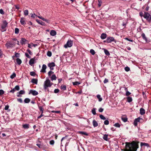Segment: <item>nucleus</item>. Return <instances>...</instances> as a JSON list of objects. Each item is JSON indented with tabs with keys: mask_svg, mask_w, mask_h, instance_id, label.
Wrapping results in <instances>:
<instances>
[{
	"mask_svg": "<svg viewBox=\"0 0 151 151\" xmlns=\"http://www.w3.org/2000/svg\"><path fill=\"white\" fill-rule=\"evenodd\" d=\"M37 16L36 15L35 13H34L31 14V17H32L35 18V16H37Z\"/></svg>",
	"mask_w": 151,
	"mask_h": 151,
	"instance_id": "58",
	"label": "nucleus"
},
{
	"mask_svg": "<svg viewBox=\"0 0 151 151\" xmlns=\"http://www.w3.org/2000/svg\"><path fill=\"white\" fill-rule=\"evenodd\" d=\"M90 52L93 55H94V54L95 53L94 50H93L92 49H91L90 50Z\"/></svg>",
	"mask_w": 151,
	"mask_h": 151,
	"instance_id": "43",
	"label": "nucleus"
},
{
	"mask_svg": "<svg viewBox=\"0 0 151 151\" xmlns=\"http://www.w3.org/2000/svg\"><path fill=\"white\" fill-rule=\"evenodd\" d=\"M8 24V23L6 21H4L1 26V31L2 32L5 31L6 30V27Z\"/></svg>",
	"mask_w": 151,
	"mask_h": 151,
	"instance_id": "5",
	"label": "nucleus"
},
{
	"mask_svg": "<svg viewBox=\"0 0 151 151\" xmlns=\"http://www.w3.org/2000/svg\"><path fill=\"white\" fill-rule=\"evenodd\" d=\"M104 53L107 56H109L110 55V54L109 51L105 49H104Z\"/></svg>",
	"mask_w": 151,
	"mask_h": 151,
	"instance_id": "22",
	"label": "nucleus"
},
{
	"mask_svg": "<svg viewBox=\"0 0 151 151\" xmlns=\"http://www.w3.org/2000/svg\"><path fill=\"white\" fill-rule=\"evenodd\" d=\"M73 41L70 40H68L66 43L64 45V47L67 48L68 47H71L73 45Z\"/></svg>",
	"mask_w": 151,
	"mask_h": 151,
	"instance_id": "4",
	"label": "nucleus"
},
{
	"mask_svg": "<svg viewBox=\"0 0 151 151\" xmlns=\"http://www.w3.org/2000/svg\"><path fill=\"white\" fill-rule=\"evenodd\" d=\"M25 55L27 58H30V56L27 53H25Z\"/></svg>",
	"mask_w": 151,
	"mask_h": 151,
	"instance_id": "64",
	"label": "nucleus"
},
{
	"mask_svg": "<svg viewBox=\"0 0 151 151\" xmlns=\"http://www.w3.org/2000/svg\"><path fill=\"white\" fill-rule=\"evenodd\" d=\"M108 134H105L104 135V136L103 137V139L105 140L108 141Z\"/></svg>",
	"mask_w": 151,
	"mask_h": 151,
	"instance_id": "27",
	"label": "nucleus"
},
{
	"mask_svg": "<svg viewBox=\"0 0 151 151\" xmlns=\"http://www.w3.org/2000/svg\"><path fill=\"white\" fill-rule=\"evenodd\" d=\"M4 93V91L2 90H0V95H2Z\"/></svg>",
	"mask_w": 151,
	"mask_h": 151,
	"instance_id": "55",
	"label": "nucleus"
},
{
	"mask_svg": "<svg viewBox=\"0 0 151 151\" xmlns=\"http://www.w3.org/2000/svg\"><path fill=\"white\" fill-rule=\"evenodd\" d=\"M35 58L31 59L29 62V64L31 66H32L35 63Z\"/></svg>",
	"mask_w": 151,
	"mask_h": 151,
	"instance_id": "13",
	"label": "nucleus"
},
{
	"mask_svg": "<svg viewBox=\"0 0 151 151\" xmlns=\"http://www.w3.org/2000/svg\"><path fill=\"white\" fill-rule=\"evenodd\" d=\"M51 78V80L53 81V80H56L57 77L55 74H53L52 76L50 77Z\"/></svg>",
	"mask_w": 151,
	"mask_h": 151,
	"instance_id": "20",
	"label": "nucleus"
},
{
	"mask_svg": "<svg viewBox=\"0 0 151 151\" xmlns=\"http://www.w3.org/2000/svg\"><path fill=\"white\" fill-rule=\"evenodd\" d=\"M3 54L2 51L1 50H0V58H2L3 56Z\"/></svg>",
	"mask_w": 151,
	"mask_h": 151,
	"instance_id": "52",
	"label": "nucleus"
},
{
	"mask_svg": "<svg viewBox=\"0 0 151 151\" xmlns=\"http://www.w3.org/2000/svg\"><path fill=\"white\" fill-rule=\"evenodd\" d=\"M54 73V72L52 71L51 70H50L49 71L48 73V76L49 77H50L51 76V75L52 74Z\"/></svg>",
	"mask_w": 151,
	"mask_h": 151,
	"instance_id": "41",
	"label": "nucleus"
},
{
	"mask_svg": "<svg viewBox=\"0 0 151 151\" xmlns=\"http://www.w3.org/2000/svg\"><path fill=\"white\" fill-rule=\"evenodd\" d=\"M99 117L101 119L105 120L106 119V118L103 115L101 114L99 116Z\"/></svg>",
	"mask_w": 151,
	"mask_h": 151,
	"instance_id": "37",
	"label": "nucleus"
},
{
	"mask_svg": "<svg viewBox=\"0 0 151 151\" xmlns=\"http://www.w3.org/2000/svg\"><path fill=\"white\" fill-rule=\"evenodd\" d=\"M72 83L74 86L79 85L81 84L78 81L73 82Z\"/></svg>",
	"mask_w": 151,
	"mask_h": 151,
	"instance_id": "36",
	"label": "nucleus"
},
{
	"mask_svg": "<svg viewBox=\"0 0 151 151\" xmlns=\"http://www.w3.org/2000/svg\"><path fill=\"white\" fill-rule=\"evenodd\" d=\"M140 113L142 115H143L145 113V109L142 108H141L140 109Z\"/></svg>",
	"mask_w": 151,
	"mask_h": 151,
	"instance_id": "16",
	"label": "nucleus"
},
{
	"mask_svg": "<svg viewBox=\"0 0 151 151\" xmlns=\"http://www.w3.org/2000/svg\"><path fill=\"white\" fill-rule=\"evenodd\" d=\"M23 127L24 129H28L29 128V124H24L23 125Z\"/></svg>",
	"mask_w": 151,
	"mask_h": 151,
	"instance_id": "32",
	"label": "nucleus"
},
{
	"mask_svg": "<svg viewBox=\"0 0 151 151\" xmlns=\"http://www.w3.org/2000/svg\"><path fill=\"white\" fill-rule=\"evenodd\" d=\"M37 17L39 19L42 20L44 21H45L46 22L48 23H50V21L48 19H45V18L40 17V16H37Z\"/></svg>",
	"mask_w": 151,
	"mask_h": 151,
	"instance_id": "11",
	"label": "nucleus"
},
{
	"mask_svg": "<svg viewBox=\"0 0 151 151\" xmlns=\"http://www.w3.org/2000/svg\"><path fill=\"white\" fill-rule=\"evenodd\" d=\"M16 62L18 64L20 65L22 63V61L21 59L19 58H17L16 59Z\"/></svg>",
	"mask_w": 151,
	"mask_h": 151,
	"instance_id": "25",
	"label": "nucleus"
},
{
	"mask_svg": "<svg viewBox=\"0 0 151 151\" xmlns=\"http://www.w3.org/2000/svg\"><path fill=\"white\" fill-rule=\"evenodd\" d=\"M125 70L127 72H128L130 70V68L128 67H126L124 68Z\"/></svg>",
	"mask_w": 151,
	"mask_h": 151,
	"instance_id": "47",
	"label": "nucleus"
},
{
	"mask_svg": "<svg viewBox=\"0 0 151 151\" xmlns=\"http://www.w3.org/2000/svg\"><path fill=\"white\" fill-rule=\"evenodd\" d=\"M97 98L98 99L99 101H101L102 100V98L101 97V96L99 94H98L96 96Z\"/></svg>",
	"mask_w": 151,
	"mask_h": 151,
	"instance_id": "23",
	"label": "nucleus"
},
{
	"mask_svg": "<svg viewBox=\"0 0 151 151\" xmlns=\"http://www.w3.org/2000/svg\"><path fill=\"white\" fill-rule=\"evenodd\" d=\"M17 100L18 101L20 102L21 103L22 102V99L21 98L17 99Z\"/></svg>",
	"mask_w": 151,
	"mask_h": 151,
	"instance_id": "59",
	"label": "nucleus"
},
{
	"mask_svg": "<svg viewBox=\"0 0 151 151\" xmlns=\"http://www.w3.org/2000/svg\"><path fill=\"white\" fill-rule=\"evenodd\" d=\"M96 108H93V109L92 110V112L93 115H95L96 114Z\"/></svg>",
	"mask_w": 151,
	"mask_h": 151,
	"instance_id": "39",
	"label": "nucleus"
},
{
	"mask_svg": "<svg viewBox=\"0 0 151 151\" xmlns=\"http://www.w3.org/2000/svg\"><path fill=\"white\" fill-rule=\"evenodd\" d=\"M131 94V93L129 92V91H126V95L127 96H128L130 95Z\"/></svg>",
	"mask_w": 151,
	"mask_h": 151,
	"instance_id": "54",
	"label": "nucleus"
},
{
	"mask_svg": "<svg viewBox=\"0 0 151 151\" xmlns=\"http://www.w3.org/2000/svg\"><path fill=\"white\" fill-rule=\"evenodd\" d=\"M46 65L45 64H43L42 65V69L41 70L40 72H41L45 73L46 72L45 70L46 69Z\"/></svg>",
	"mask_w": 151,
	"mask_h": 151,
	"instance_id": "12",
	"label": "nucleus"
},
{
	"mask_svg": "<svg viewBox=\"0 0 151 151\" xmlns=\"http://www.w3.org/2000/svg\"><path fill=\"white\" fill-rule=\"evenodd\" d=\"M140 145L141 146H146L147 147H148L149 146V145L147 143L141 142Z\"/></svg>",
	"mask_w": 151,
	"mask_h": 151,
	"instance_id": "30",
	"label": "nucleus"
},
{
	"mask_svg": "<svg viewBox=\"0 0 151 151\" xmlns=\"http://www.w3.org/2000/svg\"><path fill=\"white\" fill-rule=\"evenodd\" d=\"M93 125L94 127H97L98 125V123L95 120H93Z\"/></svg>",
	"mask_w": 151,
	"mask_h": 151,
	"instance_id": "19",
	"label": "nucleus"
},
{
	"mask_svg": "<svg viewBox=\"0 0 151 151\" xmlns=\"http://www.w3.org/2000/svg\"><path fill=\"white\" fill-rule=\"evenodd\" d=\"M24 14L25 16H27L29 12L27 10H25L24 11Z\"/></svg>",
	"mask_w": 151,
	"mask_h": 151,
	"instance_id": "35",
	"label": "nucleus"
},
{
	"mask_svg": "<svg viewBox=\"0 0 151 151\" xmlns=\"http://www.w3.org/2000/svg\"><path fill=\"white\" fill-rule=\"evenodd\" d=\"M27 41L26 40L25 38H22L21 39V40L20 42L22 45H23L24 44L26 43Z\"/></svg>",
	"mask_w": 151,
	"mask_h": 151,
	"instance_id": "14",
	"label": "nucleus"
},
{
	"mask_svg": "<svg viewBox=\"0 0 151 151\" xmlns=\"http://www.w3.org/2000/svg\"><path fill=\"white\" fill-rule=\"evenodd\" d=\"M115 39L113 37H108L107 38V43H111L112 42L114 41Z\"/></svg>",
	"mask_w": 151,
	"mask_h": 151,
	"instance_id": "8",
	"label": "nucleus"
},
{
	"mask_svg": "<svg viewBox=\"0 0 151 151\" xmlns=\"http://www.w3.org/2000/svg\"><path fill=\"white\" fill-rule=\"evenodd\" d=\"M32 94L33 96H36L38 94V92L35 90H30L29 94Z\"/></svg>",
	"mask_w": 151,
	"mask_h": 151,
	"instance_id": "10",
	"label": "nucleus"
},
{
	"mask_svg": "<svg viewBox=\"0 0 151 151\" xmlns=\"http://www.w3.org/2000/svg\"><path fill=\"white\" fill-rule=\"evenodd\" d=\"M144 17L148 22H151V15H150L148 13L145 12Z\"/></svg>",
	"mask_w": 151,
	"mask_h": 151,
	"instance_id": "6",
	"label": "nucleus"
},
{
	"mask_svg": "<svg viewBox=\"0 0 151 151\" xmlns=\"http://www.w3.org/2000/svg\"><path fill=\"white\" fill-rule=\"evenodd\" d=\"M53 84V83H51L50 81L48 79H46L44 82V88L45 90H47L49 91L48 87H50Z\"/></svg>",
	"mask_w": 151,
	"mask_h": 151,
	"instance_id": "2",
	"label": "nucleus"
},
{
	"mask_svg": "<svg viewBox=\"0 0 151 151\" xmlns=\"http://www.w3.org/2000/svg\"><path fill=\"white\" fill-rule=\"evenodd\" d=\"M55 143L54 141V140H51L50 141V145H53Z\"/></svg>",
	"mask_w": 151,
	"mask_h": 151,
	"instance_id": "48",
	"label": "nucleus"
},
{
	"mask_svg": "<svg viewBox=\"0 0 151 151\" xmlns=\"http://www.w3.org/2000/svg\"><path fill=\"white\" fill-rule=\"evenodd\" d=\"M143 120V119L142 118H140L139 117L136 119L134 121V124L135 126H137V123L138 122H141V120Z\"/></svg>",
	"mask_w": 151,
	"mask_h": 151,
	"instance_id": "7",
	"label": "nucleus"
},
{
	"mask_svg": "<svg viewBox=\"0 0 151 151\" xmlns=\"http://www.w3.org/2000/svg\"><path fill=\"white\" fill-rule=\"evenodd\" d=\"M108 81H109L107 79L105 78V79H104V83H106L108 82Z\"/></svg>",
	"mask_w": 151,
	"mask_h": 151,
	"instance_id": "60",
	"label": "nucleus"
},
{
	"mask_svg": "<svg viewBox=\"0 0 151 151\" xmlns=\"http://www.w3.org/2000/svg\"><path fill=\"white\" fill-rule=\"evenodd\" d=\"M39 110L40 111H41V113H43V108L41 106H40L39 107Z\"/></svg>",
	"mask_w": 151,
	"mask_h": 151,
	"instance_id": "51",
	"label": "nucleus"
},
{
	"mask_svg": "<svg viewBox=\"0 0 151 151\" xmlns=\"http://www.w3.org/2000/svg\"><path fill=\"white\" fill-rule=\"evenodd\" d=\"M19 93L20 94H23L25 93V91L24 90H21L19 91Z\"/></svg>",
	"mask_w": 151,
	"mask_h": 151,
	"instance_id": "50",
	"label": "nucleus"
},
{
	"mask_svg": "<svg viewBox=\"0 0 151 151\" xmlns=\"http://www.w3.org/2000/svg\"><path fill=\"white\" fill-rule=\"evenodd\" d=\"M14 88L15 91H18L19 89V86L17 85L15 86Z\"/></svg>",
	"mask_w": 151,
	"mask_h": 151,
	"instance_id": "45",
	"label": "nucleus"
},
{
	"mask_svg": "<svg viewBox=\"0 0 151 151\" xmlns=\"http://www.w3.org/2000/svg\"><path fill=\"white\" fill-rule=\"evenodd\" d=\"M47 55L49 57H51L52 55V53L50 51H48L47 53Z\"/></svg>",
	"mask_w": 151,
	"mask_h": 151,
	"instance_id": "44",
	"label": "nucleus"
},
{
	"mask_svg": "<svg viewBox=\"0 0 151 151\" xmlns=\"http://www.w3.org/2000/svg\"><path fill=\"white\" fill-rule=\"evenodd\" d=\"M27 51L28 52V53H29V54L30 55H31L32 54V53L31 52L30 50L29 49H27Z\"/></svg>",
	"mask_w": 151,
	"mask_h": 151,
	"instance_id": "63",
	"label": "nucleus"
},
{
	"mask_svg": "<svg viewBox=\"0 0 151 151\" xmlns=\"http://www.w3.org/2000/svg\"><path fill=\"white\" fill-rule=\"evenodd\" d=\"M114 126L117 127H120V125L118 123H116L114 125Z\"/></svg>",
	"mask_w": 151,
	"mask_h": 151,
	"instance_id": "46",
	"label": "nucleus"
},
{
	"mask_svg": "<svg viewBox=\"0 0 151 151\" xmlns=\"http://www.w3.org/2000/svg\"><path fill=\"white\" fill-rule=\"evenodd\" d=\"M59 90L58 89H56L54 90V92L55 93H57L59 92Z\"/></svg>",
	"mask_w": 151,
	"mask_h": 151,
	"instance_id": "53",
	"label": "nucleus"
},
{
	"mask_svg": "<svg viewBox=\"0 0 151 151\" xmlns=\"http://www.w3.org/2000/svg\"><path fill=\"white\" fill-rule=\"evenodd\" d=\"M30 74L31 76H35L36 75V73H35L33 71L31 72L30 73Z\"/></svg>",
	"mask_w": 151,
	"mask_h": 151,
	"instance_id": "40",
	"label": "nucleus"
},
{
	"mask_svg": "<svg viewBox=\"0 0 151 151\" xmlns=\"http://www.w3.org/2000/svg\"><path fill=\"white\" fill-rule=\"evenodd\" d=\"M78 133L84 135L86 136H88V133L84 132L79 131L78 132Z\"/></svg>",
	"mask_w": 151,
	"mask_h": 151,
	"instance_id": "29",
	"label": "nucleus"
},
{
	"mask_svg": "<svg viewBox=\"0 0 151 151\" xmlns=\"http://www.w3.org/2000/svg\"><path fill=\"white\" fill-rule=\"evenodd\" d=\"M15 91V89H14V88L13 89H12L11 90V91H10V92L11 93H14V92Z\"/></svg>",
	"mask_w": 151,
	"mask_h": 151,
	"instance_id": "62",
	"label": "nucleus"
},
{
	"mask_svg": "<svg viewBox=\"0 0 151 151\" xmlns=\"http://www.w3.org/2000/svg\"><path fill=\"white\" fill-rule=\"evenodd\" d=\"M24 102L25 103H28L30 101V99L28 98H26L24 100Z\"/></svg>",
	"mask_w": 151,
	"mask_h": 151,
	"instance_id": "33",
	"label": "nucleus"
},
{
	"mask_svg": "<svg viewBox=\"0 0 151 151\" xmlns=\"http://www.w3.org/2000/svg\"><path fill=\"white\" fill-rule=\"evenodd\" d=\"M107 35L105 33H103L101 35V38L102 39H105Z\"/></svg>",
	"mask_w": 151,
	"mask_h": 151,
	"instance_id": "18",
	"label": "nucleus"
},
{
	"mask_svg": "<svg viewBox=\"0 0 151 151\" xmlns=\"http://www.w3.org/2000/svg\"><path fill=\"white\" fill-rule=\"evenodd\" d=\"M31 81L33 83L37 84V83L38 80L37 79H32Z\"/></svg>",
	"mask_w": 151,
	"mask_h": 151,
	"instance_id": "21",
	"label": "nucleus"
},
{
	"mask_svg": "<svg viewBox=\"0 0 151 151\" xmlns=\"http://www.w3.org/2000/svg\"><path fill=\"white\" fill-rule=\"evenodd\" d=\"M103 110H104V109L101 108H100L99 110V111L100 112H103Z\"/></svg>",
	"mask_w": 151,
	"mask_h": 151,
	"instance_id": "61",
	"label": "nucleus"
},
{
	"mask_svg": "<svg viewBox=\"0 0 151 151\" xmlns=\"http://www.w3.org/2000/svg\"><path fill=\"white\" fill-rule=\"evenodd\" d=\"M141 36H142L143 39L145 40L146 42H147V38L146 37L144 33H142L141 35Z\"/></svg>",
	"mask_w": 151,
	"mask_h": 151,
	"instance_id": "24",
	"label": "nucleus"
},
{
	"mask_svg": "<svg viewBox=\"0 0 151 151\" xmlns=\"http://www.w3.org/2000/svg\"><path fill=\"white\" fill-rule=\"evenodd\" d=\"M50 35L52 36H54L56 34V32L54 30H52L50 31Z\"/></svg>",
	"mask_w": 151,
	"mask_h": 151,
	"instance_id": "17",
	"label": "nucleus"
},
{
	"mask_svg": "<svg viewBox=\"0 0 151 151\" xmlns=\"http://www.w3.org/2000/svg\"><path fill=\"white\" fill-rule=\"evenodd\" d=\"M36 21L37 22L38 24L42 25H43L44 24V22H43L42 21L38 19H36Z\"/></svg>",
	"mask_w": 151,
	"mask_h": 151,
	"instance_id": "26",
	"label": "nucleus"
},
{
	"mask_svg": "<svg viewBox=\"0 0 151 151\" xmlns=\"http://www.w3.org/2000/svg\"><path fill=\"white\" fill-rule=\"evenodd\" d=\"M19 54L15 52V56L16 57H19Z\"/></svg>",
	"mask_w": 151,
	"mask_h": 151,
	"instance_id": "57",
	"label": "nucleus"
},
{
	"mask_svg": "<svg viewBox=\"0 0 151 151\" xmlns=\"http://www.w3.org/2000/svg\"><path fill=\"white\" fill-rule=\"evenodd\" d=\"M15 43L13 41L7 42L5 44V46L7 49L11 48L15 45Z\"/></svg>",
	"mask_w": 151,
	"mask_h": 151,
	"instance_id": "3",
	"label": "nucleus"
},
{
	"mask_svg": "<svg viewBox=\"0 0 151 151\" xmlns=\"http://www.w3.org/2000/svg\"><path fill=\"white\" fill-rule=\"evenodd\" d=\"M139 142L133 141L131 142H126L125 148L123 151H137L139 148Z\"/></svg>",
	"mask_w": 151,
	"mask_h": 151,
	"instance_id": "1",
	"label": "nucleus"
},
{
	"mask_svg": "<svg viewBox=\"0 0 151 151\" xmlns=\"http://www.w3.org/2000/svg\"><path fill=\"white\" fill-rule=\"evenodd\" d=\"M61 89L63 91L66 90V87L65 85H62L60 86Z\"/></svg>",
	"mask_w": 151,
	"mask_h": 151,
	"instance_id": "31",
	"label": "nucleus"
},
{
	"mask_svg": "<svg viewBox=\"0 0 151 151\" xmlns=\"http://www.w3.org/2000/svg\"><path fill=\"white\" fill-rule=\"evenodd\" d=\"M19 30L18 28H16L15 29V34H18L19 33Z\"/></svg>",
	"mask_w": 151,
	"mask_h": 151,
	"instance_id": "42",
	"label": "nucleus"
},
{
	"mask_svg": "<svg viewBox=\"0 0 151 151\" xmlns=\"http://www.w3.org/2000/svg\"><path fill=\"white\" fill-rule=\"evenodd\" d=\"M20 22L22 25H24L26 24L25 21V18L23 17H21L20 19Z\"/></svg>",
	"mask_w": 151,
	"mask_h": 151,
	"instance_id": "15",
	"label": "nucleus"
},
{
	"mask_svg": "<svg viewBox=\"0 0 151 151\" xmlns=\"http://www.w3.org/2000/svg\"><path fill=\"white\" fill-rule=\"evenodd\" d=\"M127 101L129 103L132 101V98L130 97H128L127 98Z\"/></svg>",
	"mask_w": 151,
	"mask_h": 151,
	"instance_id": "34",
	"label": "nucleus"
},
{
	"mask_svg": "<svg viewBox=\"0 0 151 151\" xmlns=\"http://www.w3.org/2000/svg\"><path fill=\"white\" fill-rule=\"evenodd\" d=\"M104 124L105 125H108L109 124V122L108 120H105L104 122Z\"/></svg>",
	"mask_w": 151,
	"mask_h": 151,
	"instance_id": "49",
	"label": "nucleus"
},
{
	"mask_svg": "<svg viewBox=\"0 0 151 151\" xmlns=\"http://www.w3.org/2000/svg\"><path fill=\"white\" fill-rule=\"evenodd\" d=\"M122 119L124 122H126L127 121V118L126 117L122 116Z\"/></svg>",
	"mask_w": 151,
	"mask_h": 151,
	"instance_id": "28",
	"label": "nucleus"
},
{
	"mask_svg": "<svg viewBox=\"0 0 151 151\" xmlns=\"http://www.w3.org/2000/svg\"><path fill=\"white\" fill-rule=\"evenodd\" d=\"M16 75L15 73H14L10 76V77L11 79H13L16 77Z\"/></svg>",
	"mask_w": 151,
	"mask_h": 151,
	"instance_id": "38",
	"label": "nucleus"
},
{
	"mask_svg": "<svg viewBox=\"0 0 151 151\" xmlns=\"http://www.w3.org/2000/svg\"><path fill=\"white\" fill-rule=\"evenodd\" d=\"M48 66L51 70H53L54 69L53 67L55 66V64L54 63L52 62L49 63Z\"/></svg>",
	"mask_w": 151,
	"mask_h": 151,
	"instance_id": "9",
	"label": "nucleus"
},
{
	"mask_svg": "<svg viewBox=\"0 0 151 151\" xmlns=\"http://www.w3.org/2000/svg\"><path fill=\"white\" fill-rule=\"evenodd\" d=\"M0 13L2 14H4V11L2 9H0Z\"/></svg>",
	"mask_w": 151,
	"mask_h": 151,
	"instance_id": "56",
	"label": "nucleus"
}]
</instances>
